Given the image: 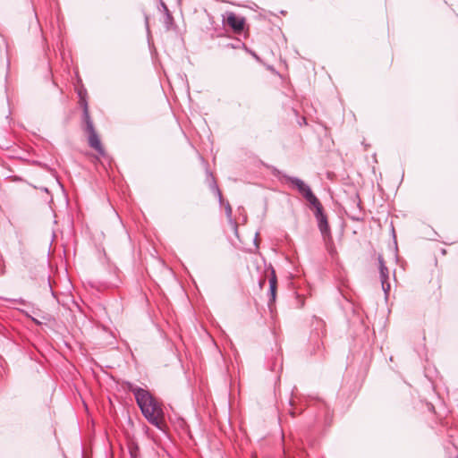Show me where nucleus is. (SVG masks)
Segmentation results:
<instances>
[{
  "mask_svg": "<svg viewBox=\"0 0 458 458\" xmlns=\"http://www.w3.org/2000/svg\"><path fill=\"white\" fill-rule=\"evenodd\" d=\"M312 207L315 208V216L318 220V225L324 240L331 239L330 228L328 225L327 216L323 213V207L318 200V204H313Z\"/></svg>",
  "mask_w": 458,
  "mask_h": 458,
  "instance_id": "4",
  "label": "nucleus"
},
{
  "mask_svg": "<svg viewBox=\"0 0 458 458\" xmlns=\"http://www.w3.org/2000/svg\"><path fill=\"white\" fill-rule=\"evenodd\" d=\"M265 283H266V277H261V278L259 279V288H260V289H262V288H263V286H264Z\"/></svg>",
  "mask_w": 458,
  "mask_h": 458,
  "instance_id": "11",
  "label": "nucleus"
},
{
  "mask_svg": "<svg viewBox=\"0 0 458 458\" xmlns=\"http://www.w3.org/2000/svg\"><path fill=\"white\" fill-rule=\"evenodd\" d=\"M267 69L274 72V69L271 66H267Z\"/></svg>",
  "mask_w": 458,
  "mask_h": 458,
  "instance_id": "14",
  "label": "nucleus"
},
{
  "mask_svg": "<svg viewBox=\"0 0 458 458\" xmlns=\"http://www.w3.org/2000/svg\"><path fill=\"white\" fill-rule=\"evenodd\" d=\"M215 189H216V194L218 196V199L221 201L222 200V193H221L220 190L217 188L216 185H215Z\"/></svg>",
  "mask_w": 458,
  "mask_h": 458,
  "instance_id": "12",
  "label": "nucleus"
},
{
  "mask_svg": "<svg viewBox=\"0 0 458 458\" xmlns=\"http://www.w3.org/2000/svg\"><path fill=\"white\" fill-rule=\"evenodd\" d=\"M157 8L159 12L163 13V22L165 29L169 30L174 23V18L170 11L168 10L166 4L162 0L159 1Z\"/></svg>",
  "mask_w": 458,
  "mask_h": 458,
  "instance_id": "7",
  "label": "nucleus"
},
{
  "mask_svg": "<svg viewBox=\"0 0 458 458\" xmlns=\"http://www.w3.org/2000/svg\"><path fill=\"white\" fill-rule=\"evenodd\" d=\"M245 18L236 15L233 12L226 13V24L236 33H240L244 30Z\"/></svg>",
  "mask_w": 458,
  "mask_h": 458,
  "instance_id": "5",
  "label": "nucleus"
},
{
  "mask_svg": "<svg viewBox=\"0 0 458 458\" xmlns=\"http://www.w3.org/2000/svg\"><path fill=\"white\" fill-rule=\"evenodd\" d=\"M252 56H253L256 60L259 61V57L255 53H252Z\"/></svg>",
  "mask_w": 458,
  "mask_h": 458,
  "instance_id": "13",
  "label": "nucleus"
},
{
  "mask_svg": "<svg viewBox=\"0 0 458 458\" xmlns=\"http://www.w3.org/2000/svg\"><path fill=\"white\" fill-rule=\"evenodd\" d=\"M271 276L269 277V293H270V301H275L276 294V287H277V280L275 270L270 267Z\"/></svg>",
  "mask_w": 458,
  "mask_h": 458,
  "instance_id": "8",
  "label": "nucleus"
},
{
  "mask_svg": "<svg viewBox=\"0 0 458 458\" xmlns=\"http://www.w3.org/2000/svg\"><path fill=\"white\" fill-rule=\"evenodd\" d=\"M225 211H226L227 216H231V215H232V208H231L229 203H227V205L225 207Z\"/></svg>",
  "mask_w": 458,
  "mask_h": 458,
  "instance_id": "10",
  "label": "nucleus"
},
{
  "mask_svg": "<svg viewBox=\"0 0 458 458\" xmlns=\"http://www.w3.org/2000/svg\"><path fill=\"white\" fill-rule=\"evenodd\" d=\"M137 404L141 410L145 418L153 425L160 428L163 418V411L157 401L148 391L140 387H131Z\"/></svg>",
  "mask_w": 458,
  "mask_h": 458,
  "instance_id": "1",
  "label": "nucleus"
},
{
  "mask_svg": "<svg viewBox=\"0 0 458 458\" xmlns=\"http://www.w3.org/2000/svg\"><path fill=\"white\" fill-rule=\"evenodd\" d=\"M78 96L80 98V104L83 109V121L85 123L84 131L88 134V142L90 148L95 149L99 155H105V149L101 144L100 139L95 130L93 122L89 115L88 102L86 100L87 90L85 88H79Z\"/></svg>",
  "mask_w": 458,
  "mask_h": 458,
  "instance_id": "2",
  "label": "nucleus"
},
{
  "mask_svg": "<svg viewBox=\"0 0 458 458\" xmlns=\"http://www.w3.org/2000/svg\"><path fill=\"white\" fill-rule=\"evenodd\" d=\"M378 266H379V274H380V281L382 284V289L385 292L386 295L388 294L390 290V284L388 283L389 278V270L386 266L384 258L382 255L377 256Z\"/></svg>",
  "mask_w": 458,
  "mask_h": 458,
  "instance_id": "6",
  "label": "nucleus"
},
{
  "mask_svg": "<svg viewBox=\"0 0 458 458\" xmlns=\"http://www.w3.org/2000/svg\"><path fill=\"white\" fill-rule=\"evenodd\" d=\"M326 242L327 249L331 256H334L336 253L335 248L333 244L332 238L329 240L327 238V240H324Z\"/></svg>",
  "mask_w": 458,
  "mask_h": 458,
  "instance_id": "9",
  "label": "nucleus"
},
{
  "mask_svg": "<svg viewBox=\"0 0 458 458\" xmlns=\"http://www.w3.org/2000/svg\"><path fill=\"white\" fill-rule=\"evenodd\" d=\"M287 181L292 182L297 188L299 192L311 206L313 204H318V198L314 195L310 186H308L302 180L296 177H287Z\"/></svg>",
  "mask_w": 458,
  "mask_h": 458,
  "instance_id": "3",
  "label": "nucleus"
}]
</instances>
